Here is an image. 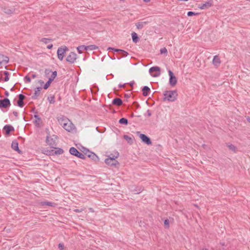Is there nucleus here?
I'll return each instance as SVG.
<instances>
[{
  "label": "nucleus",
  "instance_id": "nucleus-1",
  "mask_svg": "<svg viewBox=\"0 0 250 250\" xmlns=\"http://www.w3.org/2000/svg\"><path fill=\"white\" fill-rule=\"evenodd\" d=\"M164 101L174 102L176 99L177 92L176 91H166L164 93Z\"/></svg>",
  "mask_w": 250,
  "mask_h": 250
},
{
  "label": "nucleus",
  "instance_id": "nucleus-2",
  "mask_svg": "<svg viewBox=\"0 0 250 250\" xmlns=\"http://www.w3.org/2000/svg\"><path fill=\"white\" fill-rule=\"evenodd\" d=\"M115 155H114L113 157H109L105 159V163L109 165V166H116L119 164L118 161L116 160V158H117L119 156V153L116 152L115 153Z\"/></svg>",
  "mask_w": 250,
  "mask_h": 250
},
{
  "label": "nucleus",
  "instance_id": "nucleus-3",
  "mask_svg": "<svg viewBox=\"0 0 250 250\" xmlns=\"http://www.w3.org/2000/svg\"><path fill=\"white\" fill-rule=\"evenodd\" d=\"M70 153L74 156L77 157L78 158H81L82 159H85V156L84 154L80 152L76 148L74 147H71L69 149Z\"/></svg>",
  "mask_w": 250,
  "mask_h": 250
},
{
  "label": "nucleus",
  "instance_id": "nucleus-4",
  "mask_svg": "<svg viewBox=\"0 0 250 250\" xmlns=\"http://www.w3.org/2000/svg\"><path fill=\"white\" fill-rule=\"evenodd\" d=\"M68 50L66 46H64L63 47H59L57 50L58 58L60 61H62L64 57V55L66 51Z\"/></svg>",
  "mask_w": 250,
  "mask_h": 250
},
{
  "label": "nucleus",
  "instance_id": "nucleus-5",
  "mask_svg": "<svg viewBox=\"0 0 250 250\" xmlns=\"http://www.w3.org/2000/svg\"><path fill=\"white\" fill-rule=\"evenodd\" d=\"M160 68L158 66H153L149 68V72L153 77H158L160 75Z\"/></svg>",
  "mask_w": 250,
  "mask_h": 250
},
{
  "label": "nucleus",
  "instance_id": "nucleus-6",
  "mask_svg": "<svg viewBox=\"0 0 250 250\" xmlns=\"http://www.w3.org/2000/svg\"><path fill=\"white\" fill-rule=\"evenodd\" d=\"M168 72L169 76V83L170 85L174 86L177 83V79L174 76L173 73L170 70H169Z\"/></svg>",
  "mask_w": 250,
  "mask_h": 250
},
{
  "label": "nucleus",
  "instance_id": "nucleus-7",
  "mask_svg": "<svg viewBox=\"0 0 250 250\" xmlns=\"http://www.w3.org/2000/svg\"><path fill=\"white\" fill-rule=\"evenodd\" d=\"M11 105L10 101L8 98L0 100V108H7Z\"/></svg>",
  "mask_w": 250,
  "mask_h": 250
},
{
  "label": "nucleus",
  "instance_id": "nucleus-8",
  "mask_svg": "<svg viewBox=\"0 0 250 250\" xmlns=\"http://www.w3.org/2000/svg\"><path fill=\"white\" fill-rule=\"evenodd\" d=\"M76 59L77 54L74 52H71L67 56L66 59V61L70 63H73L75 62Z\"/></svg>",
  "mask_w": 250,
  "mask_h": 250
},
{
  "label": "nucleus",
  "instance_id": "nucleus-9",
  "mask_svg": "<svg viewBox=\"0 0 250 250\" xmlns=\"http://www.w3.org/2000/svg\"><path fill=\"white\" fill-rule=\"evenodd\" d=\"M57 119L59 124L61 125L62 127H63L65 124H66V122H69V119L62 115H60L58 117Z\"/></svg>",
  "mask_w": 250,
  "mask_h": 250
},
{
  "label": "nucleus",
  "instance_id": "nucleus-10",
  "mask_svg": "<svg viewBox=\"0 0 250 250\" xmlns=\"http://www.w3.org/2000/svg\"><path fill=\"white\" fill-rule=\"evenodd\" d=\"M62 127L68 132H70L75 129L74 125L69 120V122H66V124H65Z\"/></svg>",
  "mask_w": 250,
  "mask_h": 250
},
{
  "label": "nucleus",
  "instance_id": "nucleus-11",
  "mask_svg": "<svg viewBox=\"0 0 250 250\" xmlns=\"http://www.w3.org/2000/svg\"><path fill=\"white\" fill-rule=\"evenodd\" d=\"M139 137L142 141L146 145H149L151 144L152 142L147 136L144 134H140Z\"/></svg>",
  "mask_w": 250,
  "mask_h": 250
},
{
  "label": "nucleus",
  "instance_id": "nucleus-12",
  "mask_svg": "<svg viewBox=\"0 0 250 250\" xmlns=\"http://www.w3.org/2000/svg\"><path fill=\"white\" fill-rule=\"evenodd\" d=\"M3 129L5 131V134L9 135L11 131L14 130V128L11 125H6L3 127Z\"/></svg>",
  "mask_w": 250,
  "mask_h": 250
},
{
  "label": "nucleus",
  "instance_id": "nucleus-13",
  "mask_svg": "<svg viewBox=\"0 0 250 250\" xmlns=\"http://www.w3.org/2000/svg\"><path fill=\"white\" fill-rule=\"evenodd\" d=\"M11 147L13 149L18 152L19 153H21V151L19 149V144L17 141L14 140L12 142L11 144Z\"/></svg>",
  "mask_w": 250,
  "mask_h": 250
},
{
  "label": "nucleus",
  "instance_id": "nucleus-14",
  "mask_svg": "<svg viewBox=\"0 0 250 250\" xmlns=\"http://www.w3.org/2000/svg\"><path fill=\"white\" fill-rule=\"evenodd\" d=\"M212 5V0L208 1L205 3L202 4L200 6V8L201 9H205L211 7Z\"/></svg>",
  "mask_w": 250,
  "mask_h": 250
},
{
  "label": "nucleus",
  "instance_id": "nucleus-15",
  "mask_svg": "<svg viewBox=\"0 0 250 250\" xmlns=\"http://www.w3.org/2000/svg\"><path fill=\"white\" fill-rule=\"evenodd\" d=\"M9 62V58L3 54H0V66L2 62L7 63Z\"/></svg>",
  "mask_w": 250,
  "mask_h": 250
},
{
  "label": "nucleus",
  "instance_id": "nucleus-16",
  "mask_svg": "<svg viewBox=\"0 0 250 250\" xmlns=\"http://www.w3.org/2000/svg\"><path fill=\"white\" fill-rule=\"evenodd\" d=\"M149 22L148 21H143L136 23V26L138 29H142Z\"/></svg>",
  "mask_w": 250,
  "mask_h": 250
},
{
  "label": "nucleus",
  "instance_id": "nucleus-17",
  "mask_svg": "<svg viewBox=\"0 0 250 250\" xmlns=\"http://www.w3.org/2000/svg\"><path fill=\"white\" fill-rule=\"evenodd\" d=\"M143 95L145 97L147 96L150 92V89L147 86H145L142 88Z\"/></svg>",
  "mask_w": 250,
  "mask_h": 250
},
{
  "label": "nucleus",
  "instance_id": "nucleus-18",
  "mask_svg": "<svg viewBox=\"0 0 250 250\" xmlns=\"http://www.w3.org/2000/svg\"><path fill=\"white\" fill-rule=\"evenodd\" d=\"M112 103L114 105L120 106L123 104V101L121 99L116 98L112 100Z\"/></svg>",
  "mask_w": 250,
  "mask_h": 250
},
{
  "label": "nucleus",
  "instance_id": "nucleus-19",
  "mask_svg": "<svg viewBox=\"0 0 250 250\" xmlns=\"http://www.w3.org/2000/svg\"><path fill=\"white\" fill-rule=\"evenodd\" d=\"M41 89H42L41 87H38L35 89L34 94L32 96V99H36L37 98V97L40 94V91H41Z\"/></svg>",
  "mask_w": 250,
  "mask_h": 250
},
{
  "label": "nucleus",
  "instance_id": "nucleus-20",
  "mask_svg": "<svg viewBox=\"0 0 250 250\" xmlns=\"http://www.w3.org/2000/svg\"><path fill=\"white\" fill-rule=\"evenodd\" d=\"M46 142L52 147H54V146L56 145L55 141L53 140V139H49L48 136L46 137Z\"/></svg>",
  "mask_w": 250,
  "mask_h": 250
},
{
  "label": "nucleus",
  "instance_id": "nucleus-21",
  "mask_svg": "<svg viewBox=\"0 0 250 250\" xmlns=\"http://www.w3.org/2000/svg\"><path fill=\"white\" fill-rule=\"evenodd\" d=\"M88 157L91 158L93 161L97 162L99 161L98 157L94 153H90V154H88Z\"/></svg>",
  "mask_w": 250,
  "mask_h": 250
},
{
  "label": "nucleus",
  "instance_id": "nucleus-22",
  "mask_svg": "<svg viewBox=\"0 0 250 250\" xmlns=\"http://www.w3.org/2000/svg\"><path fill=\"white\" fill-rule=\"evenodd\" d=\"M212 62L215 66H218L220 63V61L218 56H215L213 58Z\"/></svg>",
  "mask_w": 250,
  "mask_h": 250
},
{
  "label": "nucleus",
  "instance_id": "nucleus-23",
  "mask_svg": "<svg viewBox=\"0 0 250 250\" xmlns=\"http://www.w3.org/2000/svg\"><path fill=\"white\" fill-rule=\"evenodd\" d=\"M34 118H36V120L34 122V124L37 126H39L40 124V122L41 121V118L38 115H34Z\"/></svg>",
  "mask_w": 250,
  "mask_h": 250
},
{
  "label": "nucleus",
  "instance_id": "nucleus-24",
  "mask_svg": "<svg viewBox=\"0 0 250 250\" xmlns=\"http://www.w3.org/2000/svg\"><path fill=\"white\" fill-rule=\"evenodd\" d=\"M131 35L133 42L135 43L139 41V38L137 34L135 32H133L131 34Z\"/></svg>",
  "mask_w": 250,
  "mask_h": 250
},
{
  "label": "nucleus",
  "instance_id": "nucleus-25",
  "mask_svg": "<svg viewBox=\"0 0 250 250\" xmlns=\"http://www.w3.org/2000/svg\"><path fill=\"white\" fill-rule=\"evenodd\" d=\"M227 146L229 149V150H231L234 152H236V147L233 145L228 143L227 144Z\"/></svg>",
  "mask_w": 250,
  "mask_h": 250
},
{
  "label": "nucleus",
  "instance_id": "nucleus-26",
  "mask_svg": "<svg viewBox=\"0 0 250 250\" xmlns=\"http://www.w3.org/2000/svg\"><path fill=\"white\" fill-rule=\"evenodd\" d=\"M78 52L79 54H82L83 50H86L85 45H80L77 48Z\"/></svg>",
  "mask_w": 250,
  "mask_h": 250
},
{
  "label": "nucleus",
  "instance_id": "nucleus-27",
  "mask_svg": "<svg viewBox=\"0 0 250 250\" xmlns=\"http://www.w3.org/2000/svg\"><path fill=\"white\" fill-rule=\"evenodd\" d=\"M3 11L6 14H12L14 12V10L13 8L10 9V8H7V7H4L3 9Z\"/></svg>",
  "mask_w": 250,
  "mask_h": 250
},
{
  "label": "nucleus",
  "instance_id": "nucleus-28",
  "mask_svg": "<svg viewBox=\"0 0 250 250\" xmlns=\"http://www.w3.org/2000/svg\"><path fill=\"white\" fill-rule=\"evenodd\" d=\"M98 47L95 45H90L88 46H86V50H94L97 49Z\"/></svg>",
  "mask_w": 250,
  "mask_h": 250
},
{
  "label": "nucleus",
  "instance_id": "nucleus-29",
  "mask_svg": "<svg viewBox=\"0 0 250 250\" xmlns=\"http://www.w3.org/2000/svg\"><path fill=\"white\" fill-rule=\"evenodd\" d=\"M119 123L121 124L126 125L128 124V120L125 118H122L119 120Z\"/></svg>",
  "mask_w": 250,
  "mask_h": 250
},
{
  "label": "nucleus",
  "instance_id": "nucleus-30",
  "mask_svg": "<svg viewBox=\"0 0 250 250\" xmlns=\"http://www.w3.org/2000/svg\"><path fill=\"white\" fill-rule=\"evenodd\" d=\"M124 138L126 141H127V142L128 143H130V144H131L132 143V141H133V140L132 139L129 137V136L128 135H125L124 136Z\"/></svg>",
  "mask_w": 250,
  "mask_h": 250
},
{
  "label": "nucleus",
  "instance_id": "nucleus-31",
  "mask_svg": "<svg viewBox=\"0 0 250 250\" xmlns=\"http://www.w3.org/2000/svg\"><path fill=\"white\" fill-rule=\"evenodd\" d=\"M3 74L5 75V77L4 78V81L5 82H7L9 80V73L8 71H4Z\"/></svg>",
  "mask_w": 250,
  "mask_h": 250
},
{
  "label": "nucleus",
  "instance_id": "nucleus-32",
  "mask_svg": "<svg viewBox=\"0 0 250 250\" xmlns=\"http://www.w3.org/2000/svg\"><path fill=\"white\" fill-rule=\"evenodd\" d=\"M53 204H54L52 202H50L45 201L42 202V205L43 206H48L50 207H52L53 206Z\"/></svg>",
  "mask_w": 250,
  "mask_h": 250
},
{
  "label": "nucleus",
  "instance_id": "nucleus-33",
  "mask_svg": "<svg viewBox=\"0 0 250 250\" xmlns=\"http://www.w3.org/2000/svg\"><path fill=\"white\" fill-rule=\"evenodd\" d=\"M47 99L50 104H54L55 103V97L54 96L48 97Z\"/></svg>",
  "mask_w": 250,
  "mask_h": 250
},
{
  "label": "nucleus",
  "instance_id": "nucleus-34",
  "mask_svg": "<svg viewBox=\"0 0 250 250\" xmlns=\"http://www.w3.org/2000/svg\"><path fill=\"white\" fill-rule=\"evenodd\" d=\"M164 226L166 229H168L169 227V221L168 219H166L164 220Z\"/></svg>",
  "mask_w": 250,
  "mask_h": 250
},
{
  "label": "nucleus",
  "instance_id": "nucleus-35",
  "mask_svg": "<svg viewBox=\"0 0 250 250\" xmlns=\"http://www.w3.org/2000/svg\"><path fill=\"white\" fill-rule=\"evenodd\" d=\"M51 39H47V38H42L41 40V41L42 42L45 43V44H47V43H48L50 41H51Z\"/></svg>",
  "mask_w": 250,
  "mask_h": 250
},
{
  "label": "nucleus",
  "instance_id": "nucleus-36",
  "mask_svg": "<svg viewBox=\"0 0 250 250\" xmlns=\"http://www.w3.org/2000/svg\"><path fill=\"white\" fill-rule=\"evenodd\" d=\"M107 50H113L114 52H119L120 53H121V51H122V49H115L112 47H108L107 48Z\"/></svg>",
  "mask_w": 250,
  "mask_h": 250
},
{
  "label": "nucleus",
  "instance_id": "nucleus-37",
  "mask_svg": "<svg viewBox=\"0 0 250 250\" xmlns=\"http://www.w3.org/2000/svg\"><path fill=\"white\" fill-rule=\"evenodd\" d=\"M63 153V150L62 148H58L54 152L56 154H62Z\"/></svg>",
  "mask_w": 250,
  "mask_h": 250
},
{
  "label": "nucleus",
  "instance_id": "nucleus-38",
  "mask_svg": "<svg viewBox=\"0 0 250 250\" xmlns=\"http://www.w3.org/2000/svg\"><path fill=\"white\" fill-rule=\"evenodd\" d=\"M18 105L20 107H22L24 105V103L22 100H19L17 101Z\"/></svg>",
  "mask_w": 250,
  "mask_h": 250
},
{
  "label": "nucleus",
  "instance_id": "nucleus-39",
  "mask_svg": "<svg viewBox=\"0 0 250 250\" xmlns=\"http://www.w3.org/2000/svg\"><path fill=\"white\" fill-rule=\"evenodd\" d=\"M24 79L25 83H29L31 82V78L27 75L25 76Z\"/></svg>",
  "mask_w": 250,
  "mask_h": 250
},
{
  "label": "nucleus",
  "instance_id": "nucleus-40",
  "mask_svg": "<svg viewBox=\"0 0 250 250\" xmlns=\"http://www.w3.org/2000/svg\"><path fill=\"white\" fill-rule=\"evenodd\" d=\"M160 53L161 54H167V50L166 48L164 47L160 49Z\"/></svg>",
  "mask_w": 250,
  "mask_h": 250
},
{
  "label": "nucleus",
  "instance_id": "nucleus-41",
  "mask_svg": "<svg viewBox=\"0 0 250 250\" xmlns=\"http://www.w3.org/2000/svg\"><path fill=\"white\" fill-rule=\"evenodd\" d=\"M120 54L122 55V57H126L128 55V53L126 51L123 50H122Z\"/></svg>",
  "mask_w": 250,
  "mask_h": 250
},
{
  "label": "nucleus",
  "instance_id": "nucleus-42",
  "mask_svg": "<svg viewBox=\"0 0 250 250\" xmlns=\"http://www.w3.org/2000/svg\"><path fill=\"white\" fill-rule=\"evenodd\" d=\"M198 13H195V12H192V11H188L187 13V15L188 16H193V15H198Z\"/></svg>",
  "mask_w": 250,
  "mask_h": 250
},
{
  "label": "nucleus",
  "instance_id": "nucleus-43",
  "mask_svg": "<svg viewBox=\"0 0 250 250\" xmlns=\"http://www.w3.org/2000/svg\"><path fill=\"white\" fill-rule=\"evenodd\" d=\"M18 97H19V100H22V101H23V100L25 98V96L24 95H23V94H19L18 95Z\"/></svg>",
  "mask_w": 250,
  "mask_h": 250
},
{
  "label": "nucleus",
  "instance_id": "nucleus-44",
  "mask_svg": "<svg viewBox=\"0 0 250 250\" xmlns=\"http://www.w3.org/2000/svg\"><path fill=\"white\" fill-rule=\"evenodd\" d=\"M57 76V71H54L52 72V74H51V76H50V78L53 79L54 80V79Z\"/></svg>",
  "mask_w": 250,
  "mask_h": 250
},
{
  "label": "nucleus",
  "instance_id": "nucleus-45",
  "mask_svg": "<svg viewBox=\"0 0 250 250\" xmlns=\"http://www.w3.org/2000/svg\"><path fill=\"white\" fill-rule=\"evenodd\" d=\"M58 248L60 250H63L64 249V245L62 243H60L58 245Z\"/></svg>",
  "mask_w": 250,
  "mask_h": 250
},
{
  "label": "nucleus",
  "instance_id": "nucleus-46",
  "mask_svg": "<svg viewBox=\"0 0 250 250\" xmlns=\"http://www.w3.org/2000/svg\"><path fill=\"white\" fill-rule=\"evenodd\" d=\"M50 84L48 83L47 82L44 85L43 88L44 89H47L48 87L50 86Z\"/></svg>",
  "mask_w": 250,
  "mask_h": 250
},
{
  "label": "nucleus",
  "instance_id": "nucleus-47",
  "mask_svg": "<svg viewBox=\"0 0 250 250\" xmlns=\"http://www.w3.org/2000/svg\"><path fill=\"white\" fill-rule=\"evenodd\" d=\"M90 153H93V152L90 151L88 149H86L85 152V154L88 156V154H90Z\"/></svg>",
  "mask_w": 250,
  "mask_h": 250
},
{
  "label": "nucleus",
  "instance_id": "nucleus-48",
  "mask_svg": "<svg viewBox=\"0 0 250 250\" xmlns=\"http://www.w3.org/2000/svg\"><path fill=\"white\" fill-rule=\"evenodd\" d=\"M83 210V209H74V211L75 212H82Z\"/></svg>",
  "mask_w": 250,
  "mask_h": 250
},
{
  "label": "nucleus",
  "instance_id": "nucleus-49",
  "mask_svg": "<svg viewBox=\"0 0 250 250\" xmlns=\"http://www.w3.org/2000/svg\"><path fill=\"white\" fill-rule=\"evenodd\" d=\"M146 113H147V115L148 116L150 117L151 116V112L150 110H147L146 111Z\"/></svg>",
  "mask_w": 250,
  "mask_h": 250
},
{
  "label": "nucleus",
  "instance_id": "nucleus-50",
  "mask_svg": "<svg viewBox=\"0 0 250 250\" xmlns=\"http://www.w3.org/2000/svg\"><path fill=\"white\" fill-rule=\"evenodd\" d=\"M54 80L53 79L51 78H49L48 81H47L48 83H49L50 84L51 83V82Z\"/></svg>",
  "mask_w": 250,
  "mask_h": 250
},
{
  "label": "nucleus",
  "instance_id": "nucleus-51",
  "mask_svg": "<svg viewBox=\"0 0 250 250\" xmlns=\"http://www.w3.org/2000/svg\"><path fill=\"white\" fill-rule=\"evenodd\" d=\"M125 84H119V88L124 87L125 86Z\"/></svg>",
  "mask_w": 250,
  "mask_h": 250
},
{
  "label": "nucleus",
  "instance_id": "nucleus-52",
  "mask_svg": "<svg viewBox=\"0 0 250 250\" xmlns=\"http://www.w3.org/2000/svg\"><path fill=\"white\" fill-rule=\"evenodd\" d=\"M50 72H51V70L48 69H46L45 71V73L46 74H49Z\"/></svg>",
  "mask_w": 250,
  "mask_h": 250
},
{
  "label": "nucleus",
  "instance_id": "nucleus-53",
  "mask_svg": "<svg viewBox=\"0 0 250 250\" xmlns=\"http://www.w3.org/2000/svg\"><path fill=\"white\" fill-rule=\"evenodd\" d=\"M13 114L16 116L17 117L18 116V113L17 111H13Z\"/></svg>",
  "mask_w": 250,
  "mask_h": 250
},
{
  "label": "nucleus",
  "instance_id": "nucleus-54",
  "mask_svg": "<svg viewBox=\"0 0 250 250\" xmlns=\"http://www.w3.org/2000/svg\"><path fill=\"white\" fill-rule=\"evenodd\" d=\"M53 47V44H49L47 46V48L49 49H50L52 48Z\"/></svg>",
  "mask_w": 250,
  "mask_h": 250
},
{
  "label": "nucleus",
  "instance_id": "nucleus-55",
  "mask_svg": "<svg viewBox=\"0 0 250 250\" xmlns=\"http://www.w3.org/2000/svg\"><path fill=\"white\" fill-rule=\"evenodd\" d=\"M31 77L33 79H35V78H36L37 77V75L35 74H32L31 75Z\"/></svg>",
  "mask_w": 250,
  "mask_h": 250
},
{
  "label": "nucleus",
  "instance_id": "nucleus-56",
  "mask_svg": "<svg viewBox=\"0 0 250 250\" xmlns=\"http://www.w3.org/2000/svg\"><path fill=\"white\" fill-rule=\"evenodd\" d=\"M38 83L41 85H42L44 83V82L42 80H39Z\"/></svg>",
  "mask_w": 250,
  "mask_h": 250
},
{
  "label": "nucleus",
  "instance_id": "nucleus-57",
  "mask_svg": "<svg viewBox=\"0 0 250 250\" xmlns=\"http://www.w3.org/2000/svg\"><path fill=\"white\" fill-rule=\"evenodd\" d=\"M4 94H5V95L6 96H7V97H8V96H9V92H8V91H6L5 92V93H4Z\"/></svg>",
  "mask_w": 250,
  "mask_h": 250
},
{
  "label": "nucleus",
  "instance_id": "nucleus-58",
  "mask_svg": "<svg viewBox=\"0 0 250 250\" xmlns=\"http://www.w3.org/2000/svg\"><path fill=\"white\" fill-rule=\"evenodd\" d=\"M89 211H91V212H94V209H93L92 208H89Z\"/></svg>",
  "mask_w": 250,
  "mask_h": 250
},
{
  "label": "nucleus",
  "instance_id": "nucleus-59",
  "mask_svg": "<svg viewBox=\"0 0 250 250\" xmlns=\"http://www.w3.org/2000/svg\"><path fill=\"white\" fill-rule=\"evenodd\" d=\"M247 121L250 123V117H248L247 118Z\"/></svg>",
  "mask_w": 250,
  "mask_h": 250
},
{
  "label": "nucleus",
  "instance_id": "nucleus-60",
  "mask_svg": "<svg viewBox=\"0 0 250 250\" xmlns=\"http://www.w3.org/2000/svg\"><path fill=\"white\" fill-rule=\"evenodd\" d=\"M143 0L145 2H148L150 1V0Z\"/></svg>",
  "mask_w": 250,
  "mask_h": 250
},
{
  "label": "nucleus",
  "instance_id": "nucleus-61",
  "mask_svg": "<svg viewBox=\"0 0 250 250\" xmlns=\"http://www.w3.org/2000/svg\"><path fill=\"white\" fill-rule=\"evenodd\" d=\"M133 84H134V82H131V83H130V86H132V85H133Z\"/></svg>",
  "mask_w": 250,
  "mask_h": 250
},
{
  "label": "nucleus",
  "instance_id": "nucleus-62",
  "mask_svg": "<svg viewBox=\"0 0 250 250\" xmlns=\"http://www.w3.org/2000/svg\"><path fill=\"white\" fill-rule=\"evenodd\" d=\"M220 244L222 245V246H224L225 245L224 243H220Z\"/></svg>",
  "mask_w": 250,
  "mask_h": 250
},
{
  "label": "nucleus",
  "instance_id": "nucleus-63",
  "mask_svg": "<svg viewBox=\"0 0 250 250\" xmlns=\"http://www.w3.org/2000/svg\"><path fill=\"white\" fill-rule=\"evenodd\" d=\"M13 90H14V87H13L12 88H11L10 90L13 91Z\"/></svg>",
  "mask_w": 250,
  "mask_h": 250
},
{
  "label": "nucleus",
  "instance_id": "nucleus-64",
  "mask_svg": "<svg viewBox=\"0 0 250 250\" xmlns=\"http://www.w3.org/2000/svg\"><path fill=\"white\" fill-rule=\"evenodd\" d=\"M208 250V249H207L205 248V249H203V250Z\"/></svg>",
  "mask_w": 250,
  "mask_h": 250
}]
</instances>
